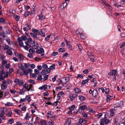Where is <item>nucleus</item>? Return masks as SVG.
<instances>
[{
  "label": "nucleus",
  "mask_w": 125,
  "mask_h": 125,
  "mask_svg": "<svg viewBox=\"0 0 125 125\" xmlns=\"http://www.w3.org/2000/svg\"><path fill=\"white\" fill-rule=\"evenodd\" d=\"M55 68V65L54 64H53L48 67L46 70H43L42 71V73H49L50 72L51 70L54 69Z\"/></svg>",
  "instance_id": "nucleus-1"
},
{
  "label": "nucleus",
  "mask_w": 125,
  "mask_h": 125,
  "mask_svg": "<svg viewBox=\"0 0 125 125\" xmlns=\"http://www.w3.org/2000/svg\"><path fill=\"white\" fill-rule=\"evenodd\" d=\"M6 81L5 80H4L2 82V83L1 84V88L2 90H4L6 89L7 87L6 84Z\"/></svg>",
  "instance_id": "nucleus-2"
},
{
  "label": "nucleus",
  "mask_w": 125,
  "mask_h": 125,
  "mask_svg": "<svg viewBox=\"0 0 125 125\" xmlns=\"http://www.w3.org/2000/svg\"><path fill=\"white\" fill-rule=\"evenodd\" d=\"M31 46L30 47H32L33 49H36L38 47L36 45H35V41H32L30 42Z\"/></svg>",
  "instance_id": "nucleus-3"
},
{
  "label": "nucleus",
  "mask_w": 125,
  "mask_h": 125,
  "mask_svg": "<svg viewBox=\"0 0 125 125\" xmlns=\"http://www.w3.org/2000/svg\"><path fill=\"white\" fill-rule=\"evenodd\" d=\"M87 109L86 106L85 105H81L80 107L79 111L80 112H83L84 110Z\"/></svg>",
  "instance_id": "nucleus-4"
},
{
  "label": "nucleus",
  "mask_w": 125,
  "mask_h": 125,
  "mask_svg": "<svg viewBox=\"0 0 125 125\" xmlns=\"http://www.w3.org/2000/svg\"><path fill=\"white\" fill-rule=\"evenodd\" d=\"M78 96V95L77 94H74L72 95H70L69 96L70 98L71 101H72L74 99L76 98Z\"/></svg>",
  "instance_id": "nucleus-5"
},
{
  "label": "nucleus",
  "mask_w": 125,
  "mask_h": 125,
  "mask_svg": "<svg viewBox=\"0 0 125 125\" xmlns=\"http://www.w3.org/2000/svg\"><path fill=\"white\" fill-rule=\"evenodd\" d=\"M32 41L31 39V38H29L28 39L27 42H25L26 45H27L29 47H30L31 46L30 42Z\"/></svg>",
  "instance_id": "nucleus-6"
},
{
  "label": "nucleus",
  "mask_w": 125,
  "mask_h": 125,
  "mask_svg": "<svg viewBox=\"0 0 125 125\" xmlns=\"http://www.w3.org/2000/svg\"><path fill=\"white\" fill-rule=\"evenodd\" d=\"M114 98V97L110 95H108L107 96V98H106V101L107 102H109L111 99Z\"/></svg>",
  "instance_id": "nucleus-7"
},
{
  "label": "nucleus",
  "mask_w": 125,
  "mask_h": 125,
  "mask_svg": "<svg viewBox=\"0 0 125 125\" xmlns=\"http://www.w3.org/2000/svg\"><path fill=\"white\" fill-rule=\"evenodd\" d=\"M44 52V50L42 47H40V49L37 50L36 51V52L40 54H41L42 53Z\"/></svg>",
  "instance_id": "nucleus-8"
},
{
  "label": "nucleus",
  "mask_w": 125,
  "mask_h": 125,
  "mask_svg": "<svg viewBox=\"0 0 125 125\" xmlns=\"http://www.w3.org/2000/svg\"><path fill=\"white\" fill-rule=\"evenodd\" d=\"M5 73V72L3 70H2L0 72V79H3L4 77H3V75Z\"/></svg>",
  "instance_id": "nucleus-9"
},
{
  "label": "nucleus",
  "mask_w": 125,
  "mask_h": 125,
  "mask_svg": "<svg viewBox=\"0 0 125 125\" xmlns=\"http://www.w3.org/2000/svg\"><path fill=\"white\" fill-rule=\"evenodd\" d=\"M48 73H42H42L43 75L44 78H42L43 81H45L47 80L48 77V75H46Z\"/></svg>",
  "instance_id": "nucleus-10"
},
{
  "label": "nucleus",
  "mask_w": 125,
  "mask_h": 125,
  "mask_svg": "<svg viewBox=\"0 0 125 125\" xmlns=\"http://www.w3.org/2000/svg\"><path fill=\"white\" fill-rule=\"evenodd\" d=\"M70 80V78L69 77H66L65 79H63L62 80L63 81V84H65L67 82H68Z\"/></svg>",
  "instance_id": "nucleus-11"
},
{
  "label": "nucleus",
  "mask_w": 125,
  "mask_h": 125,
  "mask_svg": "<svg viewBox=\"0 0 125 125\" xmlns=\"http://www.w3.org/2000/svg\"><path fill=\"white\" fill-rule=\"evenodd\" d=\"M93 95L95 98L97 97L98 95L97 92L96 90H94L93 91Z\"/></svg>",
  "instance_id": "nucleus-12"
},
{
  "label": "nucleus",
  "mask_w": 125,
  "mask_h": 125,
  "mask_svg": "<svg viewBox=\"0 0 125 125\" xmlns=\"http://www.w3.org/2000/svg\"><path fill=\"white\" fill-rule=\"evenodd\" d=\"M75 107V106L74 105H73L69 107V109L70 110L69 112V114L70 113H72V110H73Z\"/></svg>",
  "instance_id": "nucleus-13"
},
{
  "label": "nucleus",
  "mask_w": 125,
  "mask_h": 125,
  "mask_svg": "<svg viewBox=\"0 0 125 125\" xmlns=\"http://www.w3.org/2000/svg\"><path fill=\"white\" fill-rule=\"evenodd\" d=\"M18 40L20 46L21 47L23 46V43L22 42V40H21L20 38H18Z\"/></svg>",
  "instance_id": "nucleus-14"
},
{
  "label": "nucleus",
  "mask_w": 125,
  "mask_h": 125,
  "mask_svg": "<svg viewBox=\"0 0 125 125\" xmlns=\"http://www.w3.org/2000/svg\"><path fill=\"white\" fill-rule=\"evenodd\" d=\"M116 104L118 107H121L123 106V102L122 101H120L116 103Z\"/></svg>",
  "instance_id": "nucleus-15"
},
{
  "label": "nucleus",
  "mask_w": 125,
  "mask_h": 125,
  "mask_svg": "<svg viewBox=\"0 0 125 125\" xmlns=\"http://www.w3.org/2000/svg\"><path fill=\"white\" fill-rule=\"evenodd\" d=\"M30 34L33 37L35 38H36L37 39H38L39 37L35 33H30Z\"/></svg>",
  "instance_id": "nucleus-16"
},
{
  "label": "nucleus",
  "mask_w": 125,
  "mask_h": 125,
  "mask_svg": "<svg viewBox=\"0 0 125 125\" xmlns=\"http://www.w3.org/2000/svg\"><path fill=\"white\" fill-rule=\"evenodd\" d=\"M71 120L68 118L66 120L65 123L64 124V125H71Z\"/></svg>",
  "instance_id": "nucleus-17"
},
{
  "label": "nucleus",
  "mask_w": 125,
  "mask_h": 125,
  "mask_svg": "<svg viewBox=\"0 0 125 125\" xmlns=\"http://www.w3.org/2000/svg\"><path fill=\"white\" fill-rule=\"evenodd\" d=\"M47 85L46 84L42 86H41L39 88V89L40 90H45L47 89Z\"/></svg>",
  "instance_id": "nucleus-18"
},
{
  "label": "nucleus",
  "mask_w": 125,
  "mask_h": 125,
  "mask_svg": "<svg viewBox=\"0 0 125 125\" xmlns=\"http://www.w3.org/2000/svg\"><path fill=\"white\" fill-rule=\"evenodd\" d=\"M48 67L47 66V65L45 64H43L42 65V68H43V70H42V71L43 70H46L48 68Z\"/></svg>",
  "instance_id": "nucleus-19"
},
{
  "label": "nucleus",
  "mask_w": 125,
  "mask_h": 125,
  "mask_svg": "<svg viewBox=\"0 0 125 125\" xmlns=\"http://www.w3.org/2000/svg\"><path fill=\"white\" fill-rule=\"evenodd\" d=\"M13 17L15 18L16 21H18L19 20L20 18V16L17 15L16 14H14L13 16Z\"/></svg>",
  "instance_id": "nucleus-20"
},
{
  "label": "nucleus",
  "mask_w": 125,
  "mask_h": 125,
  "mask_svg": "<svg viewBox=\"0 0 125 125\" xmlns=\"http://www.w3.org/2000/svg\"><path fill=\"white\" fill-rule=\"evenodd\" d=\"M18 38H20L22 40H23L24 41H26L27 39L26 36H23L21 37H19Z\"/></svg>",
  "instance_id": "nucleus-21"
},
{
  "label": "nucleus",
  "mask_w": 125,
  "mask_h": 125,
  "mask_svg": "<svg viewBox=\"0 0 125 125\" xmlns=\"http://www.w3.org/2000/svg\"><path fill=\"white\" fill-rule=\"evenodd\" d=\"M26 91V90H24L23 88L21 89L19 92L20 94L21 95L24 94V92Z\"/></svg>",
  "instance_id": "nucleus-22"
},
{
  "label": "nucleus",
  "mask_w": 125,
  "mask_h": 125,
  "mask_svg": "<svg viewBox=\"0 0 125 125\" xmlns=\"http://www.w3.org/2000/svg\"><path fill=\"white\" fill-rule=\"evenodd\" d=\"M74 91L76 93H79L81 92L80 89L78 88H76L74 89Z\"/></svg>",
  "instance_id": "nucleus-23"
},
{
  "label": "nucleus",
  "mask_w": 125,
  "mask_h": 125,
  "mask_svg": "<svg viewBox=\"0 0 125 125\" xmlns=\"http://www.w3.org/2000/svg\"><path fill=\"white\" fill-rule=\"evenodd\" d=\"M7 109L6 108H3L0 110V113H1L4 114V113L7 111Z\"/></svg>",
  "instance_id": "nucleus-24"
},
{
  "label": "nucleus",
  "mask_w": 125,
  "mask_h": 125,
  "mask_svg": "<svg viewBox=\"0 0 125 125\" xmlns=\"http://www.w3.org/2000/svg\"><path fill=\"white\" fill-rule=\"evenodd\" d=\"M0 22L3 24H5L6 23V21L5 20L2 18H0Z\"/></svg>",
  "instance_id": "nucleus-25"
},
{
  "label": "nucleus",
  "mask_w": 125,
  "mask_h": 125,
  "mask_svg": "<svg viewBox=\"0 0 125 125\" xmlns=\"http://www.w3.org/2000/svg\"><path fill=\"white\" fill-rule=\"evenodd\" d=\"M90 80V79H87L86 80H84L82 82V84L83 85H84L85 83H87Z\"/></svg>",
  "instance_id": "nucleus-26"
},
{
  "label": "nucleus",
  "mask_w": 125,
  "mask_h": 125,
  "mask_svg": "<svg viewBox=\"0 0 125 125\" xmlns=\"http://www.w3.org/2000/svg\"><path fill=\"white\" fill-rule=\"evenodd\" d=\"M33 49H30L29 50V52L32 54L35 53L36 52Z\"/></svg>",
  "instance_id": "nucleus-27"
},
{
  "label": "nucleus",
  "mask_w": 125,
  "mask_h": 125,
  "mask_svg": "<svg viewBox=\"0 0 125 125\" xmlns=\"http://www.w3.org/2000/svg\"><path fill=\"white\" fill-rule=\"evenodd\" d=\"M8 72H7L6 73L3 75V77H4L3 79H1L2 80H4L5 78L8 77V74L9 73Z\"/></svg>",
  "instance_id": "nucleus-28"
},
{
  "label": "nucleus",
  "mask_w": 125,
  "mask_h": 125,
  "mask_svg": "<svg viewBox=\"0 0 125 125\" xmlns=\"http://www.w3.org/2000/svg\"><path fill=\"white\" fill-rule=\"evenodd\" d=\"M67 4V3L66 2H65L61 5V7L62 9H63L64 8H65L66 7Z\"/></svg>",
  "instance_id": "nucleus-29"
},
{
  "label": "nucleus",
  "mask_w": 125,
  "mask_h": 125,
  "mask_svg": "<svg viewBox=\"0 0 125 125\" xmlns=\"http://www.w3.org/2000/svg\"><path fill=\"white\" fill-rule=\"evenodd\" d=\"M79 100L81 101H83L85 99V97L81 95L79 96Z\"/></svg>",
  "instance_id": "nucleus-30"
},
{
  "label": "nucleus",
  "mask_w": 125,
  "mask_h": 125,
  "mask_svg": "<svg viewBox=\"0 0 125 125\" xmlns=\"http://www.w3.org/2000/svg\"><path fill=\"white\" fill-rule=\"evenodd\" d=\"M63 94H64V93L63 92H60L58 94L57 96L58 97H60Z\"/></svg>",
  "instance_id": "nucleus-31"
},
{
  "label": "nucleus",
  "mask_w": 125,
  "mask_h": 125,
  "mask_svg": "<svg viewBox=\"0 0 125 125\" xmlns=\"http://www.w3.org/2000/svg\"><path fill=\"white\" fill-rule=\"evenodd\" d=\"M22 71L23 72V74L27 75L28 74V71L27 69L25 70V69H24L23 70H22Z\"/></svg>",
  "instance_id": "nucleus-32"
},
{
  "label": "nucleus",
  "mask_w": 125,
  "mask_h": 125,
  "mask_svg": "<svg viewBox=\"0 0 125 125\" xmlns=\"http://www.w3.org/2000/svg\"><path fill=\"white\" fill-rule=\"evenodd\" d=\"M4 49L5 50H9L10 49V48L8 45L5 44L4 45Z\"/></svg>",
  "instance_id": "nucleus-33"
},
{
  "label": "nucleus",
  "mask_w": 125,
  "mask_h": 125,
  "mask_svg": "<svg viewBox=\"0 0 125 125\" xmlns=\"http://www.w3.org/2000/svg\"><path fill=\"white\" fill-rule=\"evenodd\" d=\"M30 13V12L28 10L26 11L24 13V16L25 17H26L27 16L29 15Z\"/></svg>",
  "instance_id": "nucleus-34"
},
{
  "label": "nucleus",
  "mask_w": 125,
  "mask_h": 125,
  "mask_svg": "<svg viewBox=\"0 0 125 125\" xmlns=\"http://www.w3.org/2000/svg\"><path fill=\"white\" fill-rule=\"evenodd\" d=\"M117 71L116 70H112V72L111 74V75H115V74H116V75H117Z\"/></svg>",
  "instance_id": "nucleus-35"
},
{
  "label": "nucleus",
  "mask_w": 125,
  "mask_h": 125,
  "mask_svg": "<svg viewBox=\"0 0 125 125\" xmlns=\"http://www.w3.org/2000/svg\"><path fill=\"white\" fill-rule=\"evenodd\" d=\"M14 122V121L13 119L11 118L9 119L8 120V123L10 124L13 123Z\"/></svg>",
  "instance_id": "nucleus-36"
},
{
  "label": "nucleus",
  "mask_w": 125,
  "mask_h": 125,
  "mask_svg": "<svg viewBox=\"0 0 125 125\" xmlns=\"http://www.w3.org/2000/svg\"><path fill=\"white\" fill-rule=\"evenodd\" d=\"M95 75L94 74H92L91 73L88 76V77L90 78L89 79L90 80L92 78H93Z\"/></svg>",
  "instance_id": "nucleus-37"
},
{
  "label": "nucleus",
  "mask_w": 125,
  "mask_h": 125,
  "mask_svg": "<svg viewBox=\"0 0 125 125\" xmlns=\"http://www.w3.org/2000/svg\"><path fill=\"white\" fill-rule=\"evenodd\" d=\"M25 98H26V100H27L28 102H30V101L31 100V97L29 95H27Z\"/></svg>",
  "instance_id": "nucleus-38"
},
{
  "label": "nucleus",
  "mask_w": 125,
  "mask_h": 125,
  "mask_svg": "<svg viewBox=\"0 0 125 125\" xmlns=\"http://www.w3.org/2000/svg\"><path fill=\"white\" fill-rule=\"evenodd\" d=\"M80 37L83 39H84L85 38V35L83 33H81L80 34Z\"/></svg>",
  "instance_id": "nucleus-39"
},
{
  "label": "nucleus",
  "mask_w": 125,
  "mask_h": 125,
  "mask_svg": "<svg viewBox=\"0 0 125 125\" xmlns=\"http://www.w3.org/2000/svg\"><path fill=\"white\" fill-rule=\"evenodd\" d=\"M39 19L41 21L44 20L45 18V17L43 16L39 15Z\"/></svg>",
  "instance_id": "nucleus-40"
},
{
  "label": "nucleus",
  "mask_w": 125,
  "mask_h": 125,
  "mask_svg": "<svg viewBox=\"0 0 125 125\" xmlns=\"http://www.w3.org/2000/svg\"><path fill=\"white\" fill-rule=\"evenodd\" d=\"M12 113L11 111L10 110L9 111L8 114H6V115L7 116L10 117Z\"/></svg>",
  "instance_id": "nucleus-41"
},
{
  "label": "nucleus",
  "mask_w": 125,
  "mask_h": 125,
  "mask_svg": "<svg viewBox=\"0 0 125 125\" xmlns=\"http://www.w3.org/2000/svg\"><path fill=\"white\" fill-rule=\"evenodd\" d=\"M23 64L25 68H28L30 66V64L29 63H24Z\"/></svg>",
  "instance_id": "nucleus-42"
},
{
  "label": "nucleus",
  "mask_w": 125,
  "mask_h": 125,
  "mask_svg": "<svg viewBox=\"0 0 125 125\" xmlns=\"http://www.w3.org/2000/svg\"><path fill=\"white\" fill-rule=\"evenodd\" d=\"M30 118V115L28 113H27L26 114V115L25 118V119L26 120H28Z\"/></svg>",
  "instance_id": "nucleus-43"
},
{
  "label": "nucleus",
  "mask_w": 125,
  "mask_h": 125,
  "mask_svg": "<svg viewBox=\"0 0 125 125\" xmlns=\"http://www.w3.org/2000/svg\"><path fill=\"white\" fill-rule=\"evenodd\" d=\"M115 110L114 109H111L110 110L111 114V115L112 116H113L114 114V111Z\"/></svg>",
  "instance_id": "nucleus-44"
},
{
  "label": "nucleus",
  "mask_w": 125,
  "mask_h": 125,
  "mask_svg": "<svg viewBox=\"0 0 125 125\" xmlns=\"http://www.w3.org/2000/svg\"><path fill=\"white\" fill-rule=\"evenodd\" d=\"M65 50L64 48H61L59 49L58 51L60 52H63L65 51Z\"/></svg>",
  "instance_id": "nucleus-45"
},
{
  "label": "nucleus",
  "mask_w": 125,
  "mask_h": 125,
  "mask_svg": "<svg viewBox=\"0 0 125 125\" xmlns=\"http://www.w3.org/2000/svg\"><path fill=\"white\" fill-rule=\"evenodd\" d=\"M104 120V123L106 124H107L109 123V120L106 118H104L103 119Z\"/></svg>",
  "instance_id": "nucleus-46"
},
{
  "label": "nucleus",
  "mask_w": 125,
  "mask_h": 125,
  "mask_svg": "<svg viewBox=\"0 0 125 125\" xmlns=\"http://www.w3.org/2000/svg\"><path fill=\"white\" fill-rule=\"evenodd\" d=\"M104 120L103 119H102L100 122V125H104Z\"/></svg>",
  "instance_id": "nucleus-47"
},
{
  "label": "nucleus",
  "mask_w": 125,
  "mask_h": 125,
  "mask_svg": "<svg viewBox=\"0 0 125 125\" xmlns=\"http://www.w3.org/2000/svg\"><path fill=\"white\" fill-rule=\"evenodd\" d=\"M78 47L80 51H82L83 50V47L81 44L78 45Z\"/></svg>",
  "instance_id": "nucleus-48"
},
{
  "label": "nucleus",
  "mask_w": 125,
  "mask_h": 125,
  "mask_svg": "<svg viewBox=\"0 0 125 125\" xmlns=\"http://www.w3.org/2000/svg\"><path fill=\"white\" fill-rule=\"evenodd\" d=\"M125 46V42L122 43L120 46V48L121 49L123 48Z\"/></svg>",
  "instance_id": "nucleus-49"
},
{
  "label": "nucleus",
  "mask_w": 125,
  "mask_h": 125,
  "mask_svg": "<svg viewBox=\"0 0 125 125\" xmlns=\"http://www.w3.org/2000/svg\"><path fill=\"white\" fill-rule=\"evenodd\" d=\"M23 88H24L26 89V91H29V86L28 85L25 86H23Z\"/></svg>",
  "instance_id": "nucleus-50"
},
{
  "label": "nucleus",
  "mask_w": 125,
  "mask_h": 125,
  "mask_svg": "<svg viewBox=\"0 0 125 125\" xmlns=\"http://www.w3.org/2000/svg\"><path fill=\"white\" fill-rule=\"evenodd\" d=\"M104 91L105 92V93L106 94H108L109 92V89L108 88L105 89L104 90Z\"/></svg>",
  "instance_id": "nucleus-51"
},
{
  "label": "nucleus",
  "mask_w": 125,
  "mask_h": 125,
  "mask_svg": "<svg viewBox=\"0 0 125 125\" xmlns=\"http://www.w3.org/2000/svg\"><path fill=\"white\" fill-rule=\"evenodd\" d=\"M8 61L6 60H3L2 61V65H4L7 64V63Z\"/></svg>",
  "instance_id": "nucleus-52"
},
{
  "label": "nucleus",
  "mask_w": 125,
  "mask_h": 125,
  "mask_svg": "<svg viewBox=\"0 0 125 125\" xmlns=\"http://www.w3.org/2000/svg\"><path fill=\"white\" fill-rule=\"evenodd\" d=\"M27 56L30 58H32L33 57V55L32 54L30 53L28 54Z\"/></svg>",
  "instance_id": "nucleus-53"
},
{
  "label": "nucleus",
  "mask_w": 125,
  "mask_h": 125,
  "mask_svg": "<svg viewBox=\"0 0 125 125\" xmlns=\"http://www.w3.org/2000/svg\"><path fill=\"white\" fill-rule=\"evenodd\" d=\"M22 47H23L25 50L27 51H28L29 50V48H30L29 47L28 45H23V46H22Z\"/></svg>",
  "instance_id": "nucleus-54"
},
{
  "label": "nucleus",
  "mask_w": 125,
  "mask_h": 125,
  "mask_svg": "<svg viewBox=\"0 0 125 125\" xmlns=\"http://www.w3.org/2000/svg\"><path fill=\"white\" fill-rule=\"evenodd\" d=\"M39 76L38 77L37 80H42V75H40L39 74Z\"/></svg>",
  "instance_id": "nucleus-55"
},
{
  "label": "nucleus",
  "mask_w": 125,
  "mask_h": 125,
  "mask_svg": "<svg viewBox=\"0 0 125 125\" xmlns=\"http://www.w3.org/2000/svg\"><path fill=\"white\" fill-rule=\"evenodd\" d=\"M41 32L39 31L38 30H37L35 34H36L37 35L39 36L41 34Z\"/></svg>",
  "instance_id": "nucleus-56"
},
{
  "label": "nucleus",
  "mask_w": 125,
  "mask_h": 125,
  "mask_svg": "<svg viewBox=\"0 0 125 125\" xmlns=\"http://www.w3.org/2000/svg\"><path fill=\"white\" fill-rule=\"evenodd\" d=\"M24 83L22 81H20L18 83V84L20 86L23 85Z\"/></svg>",
  "instance_id": "nucleus-57"
},
{
  "label": "nucleus",
  "mask_w": 125,
  "mask_h": 125,
  "mask_svg": "<svg viewBox=\"0 0 125 125\" xmlns=\"http://www.w3.org/2000/svg\"><path fill=\"white\" fill-rule=\"evenodd\" d=\"M30 66L31 68L33 69L35 67V65L33 64H30Z\"/></svg>",
  "instance_id": "nucleus-58"
},
{
  "label": "nucleus",
  "mask_w": 125,
  "mask_h": 125,
  "mask_svg": "<svg viewBox=\"0 0 125 125\" xmlns=\"http://www.w3.org/2000/svg\"><path fill=\"white\" fill-rule=\"evenodd\" d=\"M81 30V29H77L76 31V33L77 34H81V33H80V31Z\"/></svg>",
  "instance_id": "nucleus-59"
},
{
  "label": "nucleus",
  "mask_w": 125,
  "mask_h": 125,
  "mask_svg": "<svg viewBox=\"0 0 125 125\" xmlns=\"http://www.w3.org/2000/svg\"><path fill=\"white\" fill-rule=\"evenodd\" d=\"M28 82L29 83H32L33 84H34L35 83V81L34 80H32L31 79L29 80H28Z\"/></svg>",
  "instance_id": "nucleus-60"
},
{
  "label": "nucleus",
  "mask_w": 125,
  "mask_h": 125,
  "mask_svg": "<svg viewBox=\"0 0 125 125\" xmlns=\"http://www.w3.org/2000/svg\"><path fill=\"white\" fill-rule=\"evenodd\" d=\"M27 107L25 106H23L21 108V110L23 111H25L26 110Z\"/></svg>",
  "instance_id": "nucleus-61"
},
{
  "label": "nucleus",
  "mask_w": 125,
  "mask_h": 125,
  "mask_svg": "<svg viewBox=\"0 0 125 125\" xmlns=\"http://www.w3.org/2000/svg\"><path fill=\"white\" fill-rule=\"evenodd\" d=\"M20 65L21 66L20 68L21 69V70H23V69H25L24 66H23L22 63Z\"/></svg>",
  "instance_id": "nucleus-62"
},
{
  "label": "nucleus",
  "mask_w": 125,
  "mask_h": 125,
  "mask_svg": "<svg viewBox=\"0 0 125 125\" xmlns=\"http://www.w3.org/2000/svg\"><path fill=\"white\" fill-rule=\"evenodd\" d=\"M41 122L42 125H46V122L45 120H42Z\"/></svg>",
  "instance_id": "nucleus-63"
},
{
  "label": "nucleus",
  "mask_w": 125,
  "mask_h": 125,
  "mask_svg": "<svg viewBox=\"0 0 125 125\" xmlns=\"http://www.w3.org/2000/svg\"><path fill=\"white\" fill-rule=\"evenodd\" d=\"M17 55L19 56V58L21 59H22L23 58V56L21 55V54H17Z\"/></svg>",
  "instance_id": "nucleus-64"
}]
</instances>
